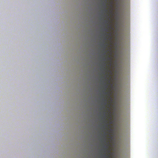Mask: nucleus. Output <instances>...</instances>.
<instances>
[{
	"instance_id": "obj_5",
	"label": "nucleus",
	"mask_w": 158,
	"mask_h": 158,
	"mask_svg": "<svg viewBox=\"0 0 158 158\" xmlns=\"http://www.w3.org/2000/svg\"><path fill=\"white\" fill-rule=\"evenodd\" d=\"M108 152H110V150H109L108 151Z\"/></svg>"
},
{
	"instance_id": "obj_2",
	"label": "nucleus",
	"mask_w": 158,
	"mask_h": 158,
	"mask_svg": "<svg viewBox=\"0 0 158 158\" xmlns=\"http://www.w3.org/2000/svg\"><path fill=\"white\" fill-rule=\"evenodd\" d=\"M106 148V149H108V147L106 146L105 147Z\"/></svg>"
},
{
	"instance_id": "obj_6",
	"label": "nucleus",
	"mask_w": 158,
	"mask_h": 158,
	"mask_svg": "<svg viewBox=\"0 0 158 158\" xmlns=\"http://www.w3.org/2000/svg\"><path fill=\"white\" fill-rule=\"evenodd\" d=\"M106 46H105V48L106 47Z\"/></svg>"
},
{
	"instance_id": "obj_1",
	"label": "nucleus",
	"mask_w": 158,
	"mask_h": 158,
	"mask_svg": "<svg viewBox=\"0 0 158 158\" xmlns=\"http://www.w3.org/2000/svg\"><path fill=\"white\" fill-rule=\"evenodd\" d=\"M105 94L108 95L109 96H110V93L109 92H105Z\"/></svg>"
},
{
	"instance_id": "obj_3",
	"label": "nucleus",
	"mask_w": 158,
	"mask_h": 158,
	"mask_svg": "<svg viewBox=\"0 0 158 158\" xmlns=\"http://www.w3.org/2000/svg\"><path fill=\"white\" fill-rule=\"evenodd\" d=\"M106 158H109V156H105Z\"/></svg>"
},
{
	"instance_id": "obj_4",
	"label": "nucleus",
	"mask_w": 158,
	"mask_h": 158,
	"mask_svg": "<svg viewBox=\"0 0 158 158\" xmlns=\"http://www.w3.org/2000/svg\"><path fill=\"white\" fill-rule=\"evenodd\" d=\"M108 60H111V59L110 58H109V57L108 58Z\"/></svg>"
}]
</instances>
